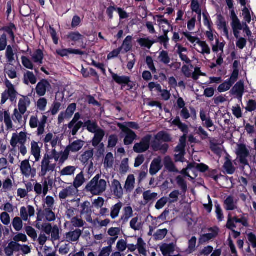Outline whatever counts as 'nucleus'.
<instances>
[{
	"instance_id": "obj_1",
	"label": "nucleus",
	"mask_w": 256,
	"mask_h": 256,
	"mask_svg": "<svg viewBox=\"0 0 256 256\" xmlns=\"http://www.w3.org/2000/svg\"><path fill=\"white\" fill-rule=\"evenodd\" d=\"M226 4L230 12V18L232 20L231 26L233 30L234 36L238 38L240 36L239 30H242L241 22L236 16L234 8V0H225Z\"/></svg>"
},
{
	"instance_id": "obj_2",
	"label": "nucleus",
	"mask_w": 256,
	"mask_h": 256,
	"mask_svg": "<svg viewBox=\"0 0 256 256\" xmlns=\"http://www.w3.org/2000/svg\"><path fill=\"white\" fill-rule=\"evenodd\" d=\"M100 175L97 174L87 184L86 188L88 191L94 195H100L106 190V181L102 179H100Z\"/></svg>"
},
{
	"instance_id": "obj_3",
	"label": "nucleus",
	"mask_w": 256,
	"mask_h": 256,
	"mask_svg": "<svg viewBox=\"0 0 256 256\" xmlns=\"http://www.w3.org/2000/svg\"><path fill=\"white\" fill-rule=\"evenodd\" d=\"M109 71L112 74L113 80L118 84L120 85L122 90H123L126 86L128 87L126 90L129 91H132L133 90H136V82L131 80L130 76H120L112 72L110 70H109Z\"/></svg>"
},
{
	"instance_id": "obj_4",
	"label": "nucleus",
	"mask_w": 256,
	"mask_h": 256,
	"mask_svg": "<svg viewBox=\"0 0 256 256\" xmlns=\"http://www.w3.org/2000/svg\"><path fill=\"white\" fill-rule=\"evenodd\" d=\"M5 85L7 89L2 94L1 104H4L8 99L12 102H16L18 92L14 86L8 80H6Z\"/></svg>"
},
{
	"instance_id": "obj_5",
	"label": "nucleus",
	"mask_w": 256,
	"mask_h": 256,
	"mask_svg": "<svg viewBox=\"0 0 256 256\" xmlns=\"http://www.w3.org/2000/svg\"><path fill=\"white\" fill-rule=\"evenodd\" d=\"M48 118L47 116L43 115L39 122L37 116H31L30 120V126L32 128H35L38 126L37 130L38 136H41L44 134Z\"/></svg>"
},
{
	"instance_id": "obj_6",
	"label": "nucleus",
	"mask_w": 256,
	"mask_h": 256,
	"mask_svg": "<svg viewBox=\"0 0 256 256\" xmlns=\"http://www.w3.org/2000/svg\"><path fill=\"white\" fill-rule=\"evenodd\" d=\"M116 124L120 128L122 132L126 134L124 140V144L126 146L131 144L137 137L136 133L122 123L116 122Z\"/></svg>"
},
{
	"instance_id": "obj_7",
	"label": "nucleus",
	"mask_w": 256,
	"mask_h": 256,
	"mask_svg": "<svg viewBox=\"0 0 256 256\" xmlns=\"http://www.w3.org/2000/svg\"><path fill=\"white\" fill-rule=\"evenodd\" d=\"M152 136L147 134L143 137L140 142L136 143L134 146V150L136 153H142L146 152L150 147Z\"/></svg>"
},
{
	"instance_id": "obj_8",
	"label": "nucleus",
	"mask_w": 256,
	"mask_h": 256,
	"mask_svg": "<svg viewBox=\"0 0 256 256\" xmlns=\"http://www.w3.org/2000/svg\"><path fill=\"white\" fill-rule=\"evenodd\" d=\"M56 166V164H51L50 161L48 160V158H43L41 162V170L39 174V176L44 177L48 172H54Z\"/></svg>"
},
{
	"instance_id": "obj_9",
	"label": "nucleus",
	"mask_w": 256,
	"mask_h": 256,
	"mask_svg": "<svg viewBox=\"0 0 256 256\" xmlns=\"http://www.w3.org/2000/svg\"><path fill=\"white\" fill-rule=\"evenodd\" d=\"M236 154L239 158L240 164L244 166L248 164L246 158L248 156L250 152L244 144H242L238 146Z\"/></svg>"
},
{
	"instance_id": "obj_10",
	"label": "nucleus",
	"mask_w": 256,
	"mask_h": 256,
	"mask_svg": "<svg viewBox=\"0 0 256 256\" xmlns=\"http://www.w3.org/2000/svg\"><path fill=\"white\" fill-rule=\"evenodd\" d=\"M51 88L49 82L46 79H42L36 85V90L37 94L40 96H44L47 90Z\"/></svg>"
},
{
	"instance_id": "obj_11",
	"label": "nucleus",
	"mask_w": 256,
	"mask_h": 256,
	"mask_svg": "<svg viewBox=\"0 0 256 256\" xmlns=\"http://www.w3.org/2000/svg\"><path fill=\"white\" fill-rule=\"evenodd\" d=\"M230 92L232 95L235 96L239 100H242L244 92V82L242 80L238 82L231 89Z\"/></svg>"
},
{
	"instance_id": "obj_12",
	"label": "nucleus",
	"mask_w": 256,
	"mask_h": 256,
	"mask_svg": "<svg viewBox=\"0 0 256 256\" xmlns=\"http://www.w3.org/2000/svg\"><path fill=\"white\" fill-rule=\"evenodd\" d=\"M162 168L160 157L155 158L152 161L150 168V174L152 176L156 174Z\"/></svg>"
},
{
	"instance_id": "obj_13",
	"label": "nucleus",
	"mask_w": 256,
	"mask_h": 256,
	"mask_svg": "<svg viewBox=\"0 0 256 256\" xmlns=\"http://www.w3.org/2000/svg\"><path fill=\"white\" fill-rule=\"evenodd\" d=\"M56 52L62 57L67 56L68 54H75L82 56L86 54L84 52L80 50L71 48L57 50Z\"/></svg>"
},
{
	"instance_id": "obj_14",
	"label": "nucleus",
	"mask_w": 256,
	"mask_h": 256,
	"mask_svg": "<svg viewBox=\"0 0 256 256\" xmlns=\"http://www.w3.org/2000/svg\"><path fill=\"white\" fill-rule=\"evenodd\" d=\"M20 244L14 241L8 243V246L4 248V252L6 256H12L14 252H19Z\"/></svg>"
},
{
	"instance_id": "obj_15",
	"label": "nucleus",
	"mask_w": 256,
	"mask_h": 256,
	"mask_svg": "<svg viewBox=\"0 0 256 256\" xmlns=\"http://www.w3.org/2000/svg\"><path fill=\"white\" fill-rule=\"evenodd\" d=\"M236 81V79L232 78V76H230L229 79L226 80L218 86V90L220 92H226L229 90Z\"/></svg>"
},
{
	"instance_id": "obj_16",
	"label": "nucleus",
	"mask_w": 256,
	"mask_h": 256,
	"mask_svg": "<svg viewBox=\"0 0 256 256\" xmlns=\"http://www.w3.org/2000/svg\"><path fill=\"white\" fill-rule=\"evenodd\" d=\"M94 134V136L92 140V144L93 146L96 147L102 140L105 136V132L104 130L99 128L97 132Z\"/></svg>"
},
{
	"instance_id": "obj_17",
	"label": "nucleus",
	"mask_w": 256,
	"mask_h": 256,
	"mask_svg": "<svg viewBox=\"0 0 256 256\" xmlns=\"http://www.w3.org/2000/svg\"><path fill=\"white\" fill-rule=\"evenodd\" d=\"M112 188L114 194L118 198H121L123 195V190L120 182L114 180L112 183Z\"/></svg>"
},
{
	"instance_id": "obj_18",
	"label": "nucleus",
	"mask_w": 256,
	"mask_h": 256,
	"mask_svg": "<svg viewBox=\"0 0 256 256\" xmlns=\"http://www.w3.org/2000/svg\"><path fill=\"white\" fill-rule=\"evenodd\" d=\"M22 98L19 100L18 107L20 112L22 114H24L27 110V106H28L30 104V98L28 96H23Z\"/></svg>"
},
{
	"instance_id": "obj_19",
	"label": "nucleus",
	"mask_w": 256,
	"mask_h": 256,
	"mask_svg": "<svg viewBox=\"0 0 256 256\" xmlns=\"http://www.w3.org/2000/svg\"><path fill=\"white\" fill-rule=\"evenodd\" d=\"M78 192L71 186L63 189L59 194V198L60 200L66 199L70 196L75 195Z\"/></svg>"
},
{
	"instance_id": "obj_20",
	"label": "nucleus",
	"mask_w": 256,
	"mask_h": 256,
	"mask_svg": "<svg viewBox=\"0 0 256 256\" xmlns=\"http://www.w3.org/2000/svg\"><path fill=\"white\" fill-rule=\"evenodd\" d=\"M80 206L81 208L80 214L82 215L84 214H87L89 216V218H87L86 220L88 222L92 221V218L90 216L92 212L90 203L88 201H85L84 202L81 204Z\"/></svg>"
},
{
	"instance_id": "obj_21",
	"label": "nucleus",
	"mask_w": 256,
	"mask_h": 256,
	"mask_svg": "<svg viewBox=\"0 0 256 256\" xmlns=\"http://www.w3.org/2000/svg\"><path fill=\"white\" fill-rule=\"evenodd\" d=\"M44 54L43 52L40 49L36 50L32 55V59L34 63L38 64L39 65L43 63Z\"/></svg>"
},
{
	"instance_id": "obj_22",
	"label": "nucleus",
	"mask_w": 256,
	"mask_h": 256,
	"mask_svg": "<svg viewBox=\"0 0 256 256\" xmlns=\"http://www.w3.org/2000/svg\"><path fill=\"white\" fill-rule=\"evenodd\" d=\"M164 164L165 168L169 172H178V170L176 168L170 156H166L164 158Z\"/></svg>"
},
{
	"instance_id": "obj_23",
	"label": "nucleus",
	"mask_w": 256,
	"mask_h": 256,
	"mask_svg": "<svg viewBox=\"0 0 256 256\" xmlns=\"http://www.w3.org/2000/svg\"><path fill=\"white\" fill-rule=\"evenodd\" d=\"M84 128H86V130L91 133L97 132L100 128L96 120H88L84 122Z\"/></svg>"
},
{
	"instance_id": "obj_24",
	"label": "nucleus",
	"mask_w": 256,
	"mask_h": 256,
	"mask_svg": "<svg viewBox=\"0 0 256 256\" xmlns=\"http://www.w3.org/2000/svg\"><path fill=\"white\" fill-rule=\"evenodd\" d=\"M82 232L80 229H76L74 231L70 232L66 234V238L68 241L76 242L78 240L82 234Z\"/></svg>"
},
{
	"instance_id": "obj_25",
	"label": "nucleus",
	"mask_w": 256,
	"mask_h": 256,
	"mask_svg": "<svg viewBox=\"0 0 256 256\" xmlns=\"http://www.w3.org/2000/svg\"><path fill=\"white\" fill-rule=\"evenodd\" d=\"M84 145V141L80 140H78L73 142L71 144L68 146L72 152H77L80 150Z\"/></svg>"
},
{
	"instance_id": "obj_26",
	"label": "nucleus",
	"mask_w": 256,
	"mask_h": 256,
	"mask_svg": "<svg viewBox=\"0 0 256 256\" xmlns=\"http://www.w3.org/2000/svg\"><path fill=\"white\" fill-rule=\"evenodd\" d=\"M160 250L164 256H168L174 251V246L172 243L164 244L160 247Z\"/></svg>"
},
{
	"instance_id": "obj_27",
	"label": "nucleus",
	"mask_w": 256,
	"mask_h": 256,
	"mask_svg": "<svg viewBox=\"0 0 256 256\" xmlns=\"http://www.w3.org/2000/svg\"><path fill=\"white\" fill-rule=\"evenodd\" d=\"M209 230H212L213 233H208L201 236L199 239V242L200 244H202L203 243L210 240L216 237L218 234V232L213 230L212 228H210Z\"/></svg>"
},
{
	"instance_id": "obj_28",
	"label": "nucleus",
	"mask_w": 256,
	"mask_h": 256,
	"mask_svg": "<svg viewBox=\"0 0 256 256\" xmlns=\"http://www.w3.org/2000/svg\"><path fill=\"white\" fill-rule=\"evenodd\" d=\"M31 153L35 158L36 161L38 162L40 158V148L36 142H32Z\"/></svg>"
},
{
	"instance_id": "obj_29",
	"label": "nucleus",
	"mask_w": 256,
	"mask_h": 256,
	"mask_svg": "<svg viewBox=\"0 0 256 256\" xmlns=\"http://www.w3.org/2000/svg\"><path fill=\"white\" fill-rule=\"evenodd\" d=\"M2 30L6 32L9 35L12 40H14L15 36L13 30H16V28L14 24L10 22L8 26L2 27Z\"/></svg>"
},
{
	"instance_id": "obj_30",
	"label": "nucleus",
	"mask_w": 256,
	"mask_h": 256,
	"mask_svg": "<svg viewBox=\"0 0 256 256\" xmlns=\"http://www.w3.org/2000/svg\"><path fill=\"white\" fill-rule=\"evenodd\" d=\"M172 124L174 126H177L180 130L184 133H188V126L182 123L180 120V118L178 116H176V118L174 119V120L172 122Z\"/></svg>"
},
{
	"instance_id": "obj_31",
	"label": "nucleus",
	"mask_w": 256,
	"mask_h": 256,
	"mask_svg": "<svg viewBox=\"0 0 256 256\" xmlns=\"http://www.w3.org/2000/svg\"><path fill=\"white\" fill-rule=\"evenodd\" d=\"M156 140L160 142L162 140L164 142H170L172 141V138L170 135L164 131L158 132L154 136Z\"/></svg>"
},
{
	"instance_id": "obj_32",
	"label": "nucleus",
	"mask_w": 256,
	"mask_h": 256,
	"mask_svg": "<svg viewBox=\"0 0 256 256\" xmlns=\"http://www.w3.org/2000/svg\"><path fill=\"white\" fill-rule=\"evenodd\" d=\"M29 82L34 84L36 82V78L32 72L27 71L24 74V83L28 85Z\"/></svg>"
},
{
	"instance_id": "obj_33",
	"label": "nucleus",
	"mask_w": 256,
	"mask_h": 256,
	"mask_svg": "<svg viewBox=\"0 0 256 256\" xmlns=\"http://www.w3.org/2000/svg\"><path fill=\"white\" fill-rule=\"evenodd\" d=\"M20 170L22 174L28 176L31 170V166L28 160H23L21 163Z\"/></svg>"
},
{
	"instance_id": "obj_34",
	"label": "nucleus",
	"mask_w": 256,
	"mask_h": 256,
	"mask_svg": "<svg viewBox=\"0 0 256 256\" xmlns=\"http://www.w3.org/2000/svg\"><path fill=\"white\" fill-rule=\"evenodd\" d=\"M84 182V178L82 172L78 174L75 178L74 182V185L71 186L78 192V188L82 185Z\"/></svg>"
},
{
	"instance_id": "obj_35",
	"label": "nucleus",
	"mask_w": 256,
	"mask_h": 256,
	"mask_svg": "<svg viewBox=\"0 0 256 256\" xmlns=\"http://www.w3.org/2000/svg\"><path fill=\"white\" fill-rule=\"evenodd\" d=\"M158 58L161 63L166 65H168L170 62V58L168 56V52L164 50L160 52Z\"/></svg>"
},
{
	"instance_id": "obj_36",
	"label": "nucleus",
	"mask_w": 256,
	"mask_h": 256,
	"mask_svg": "<svg viewBox=\"0 0 256 256\" xmlns=\"http://www.w3.org/2000/svg\"><path fill=\"white\" fill-rule=\"evenodd\" d=\"M137 42L142 47L150 49L155 42L150 40L148 38H140L137 40Z\"/></svg>"
},
{
	"instance_id": "obj_37",
	"label": "nucleus",
	"mask_w": 256,
	"mask_h": 256,
	"mask_svg": "<svg viewBox=\"0 0 256 256\" xmlns=\"http://www.w3.org/2000/svg\"><path fill=\"white\" fill-rule=\"evenodd\" d=\"M122 207V203L120 202L117 203L112 207L110 216L112 219H114L118 216Z\"/></svg>"
},
{
	"instance_id": "obj_38",
	"label": "nucleus",
	"mask_w": 256,
	"mask_h": 256,
	"mask_svg": "<svg viewBox=\"0 0 256 256\" xmlns=\"http://www.w3.org/2000/svg\"><path fill=\"white\" fill-rule=\"evenodd\" d=\"M67 38L71 41L77 42L80 40H82L84 36L78 32H70L67 36Z\"/></svg>"
},
{
	"instance_id": "obj_39",
	"label": "nucleus",
	"mask_w": 256,
	"mask_h": 256,
	"mask_svg": "<svg viewBox=\"0 0 256 256\" xmlns=\"http://www.w3.org/2000/svg\"><path fill=\"white\" fill-rule=\"evenodd\" d=\"M226 205V210H233L236 208L234 198L232 196H228L224 201Z\"/></svg>"
},
{
	"instance_id": "obj_40",
	"label": "nucleus",
	"mask_w": 256,
	"mask_h": 256,
	"mask_svg": "<svg viewBox=\"0 0 256 256\" xmlns=\"http://www.w3.org/2000/svg\"><path fill=\"white\" fill-rule=\"evenodd\" d=\"M176 181L178 185L180 188L182 192L185 194L187 190L188 186L184 178L180 176H178L176 178Z\"/></svg>"
},
{
	"instance_id": "obj_41",
	"label": "nucleus",
	"mask_w": 256,
	"mask_h": 256,
	"mask_svg": "<svg viewBox=\"0 0 256 256\" xmlns=\"http://www.w3.org/2000/svg\"><path fill=\"white\" fill-rule=\"evenodd\" d=\"M240 62L239 60H234L232 64L233 71L230 75L232 78H236L238 80L239 76V66Z\"/></svg>"
},
{
	"instance_id": "obj_42",
	"label": "nucleus",
	"mask_w": 256,
	"mask_h": 256,
	"mask_svg": "<svg viewBox=\"0 0 256 256\" xmlns=\"http://www.w3.org/2000/svg\"><path fill=\"white\" fill-rule=\"evenodd\" d=\"M76 108V103H72L69 104L65 112V116L66 117V118H70L74 113Z\"/></svg>"
},
{
	"instance_id": "obj_43",
	"label": "nucleus",
	"mask_w": 256,
	"mask_h": 256,
	"mask_svg": "<svg viewBox=\"0 0 256 256\" xmlns=\"http://www.w3.org/2000/svg\"><path fill=\"white\" fill-rule=\"evenodd\" d=\"M132 36H128L126 37L124 40L122 47L124 46V50L125 52H127L131 50L132 48Z\"/></svg>"
},
{
	"instance_id": "obj_44",
	"label": "nucleus",
	"mask_w": 256,
	"mask_h": 256,
	"mask_svg": "<svg viewBox=\"0 0 256 256\" xmlns=\"http://www.w3.org/2000/svg\"><path fill=\"white\" fill-rule=\"evenodd\" d=\"M196 44L202 47V54H210V49L205 41H202L200 40H198L196 41Z\"/></svg>"
},
{
	"instance_id": "obj_45",
	"label": "nucleus",
	"mask_w": 256,
	"mask_h": 256,
	"mask_svg": "<svg viewBox=\"0 0 256 256\" xmlns=\"http://www.w3.org/2000/svg\"><path fill=\"white\" fill-rule=\"evenodd\" d=\"M44 214L48 222H53L56 220L55 214L52 212L50 208H46L44 209Z\"/></svg>"
},
{
	"instance_id": "obj_46",
	"label": "nucleus",
	"mask_w": 256,
	"mask_h": 256,
	"mask_svg": "<svg viewBox=\"0 0 256 256\" xmlns=\"http://www.w3.org/2000/svg\"><path fill=\"white\" fill-rule=\"evenodd\" d=\"M168 232V230L166 228L158 230L154 234V236L156 240H162L166 237Z\"/></svg>"
},
{
	"instance_id": "obj_47",
	"label": "nucleus",
	"mask_w": 256,
	"mask_h": 256,
	"mask_svg": "<svg viewBox=\"0 0 256 256\" xmlns=\"http://www.w3.org/2000/svg\"><path fill=\"white\" fill-rule=\"evenodd\" d=\"M202 15L204 18V25L208 27V30H211V29H212V26H213V23L209 16V14L207 12H204Z\"/></svg>"
},
{
	"instance_id": "obj_48",
	"label": "nucleus",
	"mask_w": 256,
	"mask_h": 256,
	"mask_svg": "<svg viewBox=\"0 0 256 256\" xmlns=\"http://www.w3.org/2000/svg\"><path fill=\"white\" fill-rule=\"evenodd\" d=\"M12 226L16 231H20L23 226V223L22 219L20 217H16L13 219Z\"/></svg>"
},
{
	"instance_id": "obj_49",
	"label": "nucleus",
	"mask_w": 256,
	"mask_h": 256,
	"mask_svg": "<svg viewBox=\"0 0 256 256\" xmlns=\"http://www.w3.org/2000/svg\"><path fill=\"white\" fill-rule=\"evenodd\" d=\"M154 43L159 42L161 44H163L165 48H167V46L170 40L168 36L162 35L158 36L156 40H154Z\"/></svg>"
},
{
	"instance_id": "obj_50",
	"label": "nucleus",
	"mask_w": 256,
	"mask_h": 256,
	"mask_svg": "<svg viewBox=\"0 0 256 256\" xmlns=\"http://www.w3.org/2000/svg\"><path fill=\"white\" fill-rule=\"evenodd\" d=\"M118 142V136L116 134H111L108 137V146L109 148L115 147Z\"/></svg>"
},
{
	"instance_id": "obj_51",
	"label": "nucleus",
	"mask_w": 256,
	"mask_h": 256,
	"mask_svg": "<svg viewBox=\"0 0 256 256\" xmlns=\"http://www.w3.org/2000/svg\"><path fill=\"white\" fill-rule=\"evenodd\" d=\"M135 178L132 174L129 175L126 179L125 188L127 190H132L134 188Z\"/></svg>"
},
{
	"instance_id": "obj_52",
	"label": "nucleus",
	"mask_w": 256,
	"mask_h": 256,
	"mask_svg": "<svg viewBox=\"0 0 256 256\" xmlns=\"http://www.w3.org/2000/svg\"><path fill=\"white\" fill-rule=\"evenodd\" d=\"M138 218L136 216L132 218L130 222V227L135 231L140 230L142 228L141 222H139L138 223Z\"/></svg>"
},
{
	"instance_id": "obj_53",
	"label": "nucleus",
	"mask_w": 256,
	"mask_h": 256,
	"mask_svg": "<svg viewBox=\"0 0 256 256\" xmlns=\"http://www.w3.org/2000/svg\"><path fill=\"white\" fill-rule=\"evenodd\" d=\"M196 238L194 236L192 237V238L188 240V250L189 253H192L196 250Z\"/></svg>"
},
{
	"instance_id": "obj_54",
	"label": "nucleus",
	"mask_w": 256,
	"mask_h": 256,
	"mask_svg": "<svg viewBox=\"0 0 256 256\" xmlns=\"http://www.w3.org/2000/svg\"><path fill=\"white\" fill-rule=\"evenodd\" d=\"M146 64L148 65V68L152 71L153 74L156 72V69L154 63V60L151 56H147L146 60Z\"/></svg>"
},
{
	"instance_id": "obj_55",
	"label": "nucleus",
	"mask_w": 256,
	"mask_h": 256,
	"mask_svg": "<svg viewBox=\"0 0 256 256\" xmlns=\"http://www.w3.org/2000/svg\"><path fill=\"white\" fill-rule=\"evenodd\" d=\"M224 168L226 173L228 174H232L235 172V168L230 160L226 162L224 164Z\"/></svg>"
},
{
	"instance_id": "obj_56",
	"label": "nucleus",
	"mask_w": 256,
	"mask_h": 256,
	"mask_svg": "<svg viewBox=\"0 0 256 256\" xmlns=\"http://www.w3.org/2000/svg\"><path fill=\"white\" fill-rule=\"evenodd\" d=\"M114 163V156L112 152H108L104 158V164L106 165L108 168H111Z\"/></svg>"
},
{
	"instance_id": "obj_57",
	"label": "nucleus",
	"mask_w": 256,
	"mask_h": 256,
	"mask_svg": "<svg viewBox=\"0 0 256 256\" xmlns=\"http://www.w3.org/2000/svg\"><path fill=\"white\" fill-rule=\"evenodd\" d=\"M76 168L72 166H68L64 168L60 172L62 176H70L74 174Z\"/></svg>"
},
{
	"instance_id": "obj_58",
	"label": "nucleus",
	"mask_w": 256,
	"mask_h": 256,
	"mask_svg": "<svg viewBox=\"0 0 256 256\" xmlns=\"http://www.w3.org/2000/svg\"><path fill=\"white\" fill-rule=\"evenodd\" d=\"M195 131L196 134L199 135L202 140H205L208 138V133L201 126L198 127Z\"/></svg>"
},
{
	"instance_id": "obj_59",
	"label": "nucleus",
	"mask_w": 256,
	"mask_h": 256,
	"mask_svg": "<svg viewBox=\"0 0 256 256\" xmlns=\"http://www.w3.org/2000/svg\"><path fill=\"white\" fill-rule=\"evenodd\" d=\"M82 127L84 128V122H83L82 121H79L76 122L74 124V126L72 127L71 129L72 130L71 132V134L72 136H76L78 133V131Z\"/></svg>"
},
{
	"instance_id": "obj_60",
	"label": "nucleus",
	"mask_w": 256,
	"mask_h": 256,
	"mask_svg": "<svg viewBox=\"0 0 256 256\" xmlns=\"http://www.w3.org/2000/svg\"><path fill=\"white\" fill-rule=\"evenodd\" d=\"M8 44L7 36L4 33L0 37V51L4 50Z\"/></svg>"
},
{
	"instance_id": "obj_61",
	"label": "nucleus",
	"mask_w": 256,
	"mask_h": 256,
	"mask_svg": "<svg viewBox=\"0 0 256 256\" xmlns=\"http://www.w3.org/2000/svg\"><path fill=\"white\" fill-rule=\"evenodd\" d=\"M22 62L23 66L26 68L32 70L34 64L29 58L25 56H22Z\"/></svg>"
},
{
	"instance_id": "obj_62",
	"label": "nucleus",
	"mask_w": 256,
	"mask_h": 256,
	"mask_svg": "<svg viewBox=\"0 0 256 256\" xmlns=\"http://www.w3.org/2000/svg\"><path fill=\"white\" fill-rule=\"evenodd\" d=\"M180 194L178 190H174L169 194V197L171 199L169 200V202L170 204L176 202H178V196Z\"/></svg>"
},
{
	"instance_id": "obj_63",
	"label": "nucleus",
	"mask_w": 256,
	"mask_h": 256,
	"mask_svg": "<svg viewBox=\"0 0 256 256\" xmlns=\"http://www.w3.org/2000/svg\"><path fill=\"white\" fill-rule=\"evenodd\" d=\"M168 202V198L167 197H162L158 200L156 202L155 208L157 210L162 208Z\"/></svg>"
},
{
	"instance_id": "obj_64",
	"label": "nucleus",
	"mask_w": 256,
	"mask_h": 256,
	"mask_svg": "<svg viewBox=\"0 0 256 256\" xmlns=\"http://www.w3.org/2000/svg\"><path fill=\"white\" fill-rule=\"evenodd\" d=\"M246 110L248 112H252L256 110V101L254 100H250L248 102Z\"/></svg>"
}]
</instances>
